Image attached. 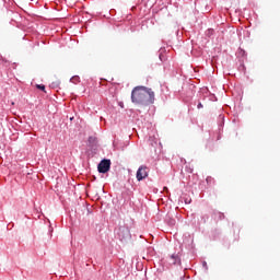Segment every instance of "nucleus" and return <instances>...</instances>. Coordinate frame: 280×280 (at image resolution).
<instances>
[{"mask_svg": "<svg viewBox=\"0 0 280 280\" xmlns=\"http://www.w3.org/2000/svg\"><path fill=\"white\" fill-rule=\"evenodd\" d=\"M131 102L140 106H150L154 104V91L143 85L136 86L131 92Z\"/></svg>", "mask_w": 280, "mask_h": 280, "instance_id": "f257e3e1", "label": "nucleus"}, {"mask_svg": "<svg viewBox=\"0 0 280 280\" xmlns=\"http://www.w3.org/2000/svg\"><path fill=\"white\" fill-rule=\"evenodd\" d=\"M150 170L148 168V166L145 165H141L136 174V178L138 182L144 180V178H148V174H149Z\"/></svg>", "mask_w": 280, "mask_h": 280, "instance_id": "f03ea898", "label": "nucleus"}, {"mask_svg": "<svg viewBox=\"0 0 280 280\" xmlns=\"http://www.w3.org/2000/svg\"><path fill=\"white\" fill-rule=\"evenodd\" d=\"M97 170L100 174H106L110 171V160H103L100 162Z\"/></svg>", "mask_w": 280, "mask_h": 280, "instance_id": "7ed1b4c3", "label": "nucleus"}, {"mask_svg": "<svg viewBox=\"0 0 280 280\" xmlns=\"http://www.w3.org/2000/svg\"><path fill=\"white\" fill-rule=\"evenodd\" d=\"M121 233H125V235H127V236L130 235V231H128V229H126V228L119 229L118 235L121 236Z\"/></svg>", "mask_w": 280, "mask_h": 280, "instance_id": "20e7f679", "label": "nucleus"}, {"mask_svg": "<svg viewBox=\"0 0 280 280\" xmlns=\"http://www.w3.org/2000/svg\"><path fill=\"white\" fill-rule=\"evenodd\" d=\"M214 215H218L219 220H224V213L222 212H214Z\"/></svg>", "mask_w": 280, "mask_h": 280, "instance_id": "39448f33", "label": "nucleus"}, {"mask_svg": "<svg viewBox=\"0 0 280 280\" xmlns=\"http://www.w3.org/2000/svg\"><path fill=\"white\" fill-rule=\"evenodd\" d=\"M36 86H37V89H39V91H45V85H43V84H37Z\"/></svg>", "mask_w": 280, "mask_h": 280, "instance_id": "423d86ee", "label": "nucleus"}, {"mask_svg": "<svg viewBox=\"0 0 280 280\" xmlns=\"http://www.w3.org/2000/svg\"><path fill=\"white\" fill-rule=\"evenodd\" d=\"M197 107H198V108H202V103H199V104L197 105Z\"/></svg>", "mask_w": 280, "mask_h": 280, "instance_id": "0eeeda50", "label": "nucleus"}, {"mask_svg": "<svg viewBox=\"0 0 280 280\" xmlns=\"http://www.w3.org/2000/svg\"><path fill=\"white\" fill-rule=\"evenodd\" d=\"M176 257L175 256H172V259H175Z\"/></svg>", "mask_w": 280, "mask_h": 280, "instance_id": "6e6552de", "label": "nucleus"}]
</instances>
